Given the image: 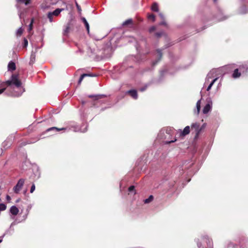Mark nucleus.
I'll return each mask as SVG.
<instances>
[{"mask_svg": "<svg viewBox=\"0 0 248 248\" xmlns=\"http://www.w3.org/2000/svg\"><path fill=\"white\" fill-rule=\"evenodd\" d=\"M6 83L8 85H10L12 83H13L16 86V89L20 90L19 93H16L15 92V93H13V96H19L21 95L22 93L24 92V89H21V82L18 79L17 75H12L11 77V80L7 81Z\"/></svg>", "mask_w": 248, "mask_h": 248, "instance_id": "1", "label": "nucleus"}, {"mask_svg": "<svg viewBox=\"0 0 248 248\" xmlns=\"http://www.w3.org/2000/svg\"><path fill=\"white\" fill-rule=\"evenodd\" d=\"M171 130L170 129H167L166 130H161L158 134V137L164 140V143L169 144L176 141L175 138H170L171 137Z\"/></svg>", "mask_w": 248, "mask_h": 248, "instance_id": "2", "label": "nucleus"}, {"mask_svg": "<svg viewBox=\"0 0 248 248\" xmlns=\"http://www.w3.org/2000/svg\"><path fill=\"white\" fill-rule=\"evenodd\" d=\"M64 10V8H57L52 12L48 13L47 16L50 22H52L53 21V16H58L60 14L61 12Z\"/></svg>", "mask_w": 248, "mask_h": 248, "instance_id": "3", "label": "nucleus"}, {"mask_svg": "<svg viewBox=\"0 0 248 248\" xmlns=\"http://www.w3.org/2000/svg\"><path fill=\"white\" fill-rule=\"evenodd\" d=\"M220 71L219 69H213L207 75L205 78V84L211 78L218 77V73Z\"/></svg>", "mask_w": 248, "mask_h": 248, "instance_id": "4", "label": "nucleus"}, {"mask_svg": "<svg viewBox=\"0 0 248 248\" xmlns=\"http://www.w3.org/2000/svg\"><path fill=\"white\" fill-rule=\"evenodd\" d=\"M25 182L24 179H20L16 185L13 188V191L15 193H18L22 189Z\"/></svg>", "mask_w": 248, "mask_h": 248, "instance_id": "5", "label": "nucleus"}, {"mask_svg": "<svg viewBox=\"0 0 248 248\" xmlns=\"http://www.w3.org/2000/svg\"><path fill=\"white\" fill-rule=\"evenodd\" d=\"M206 101L207 104L202 109V112L203 114H205L208 113L210 111H211L213 105L212 101L211 98H209L207 99Z\"/></svg>", "mask_w": 248, "mask_h": 248, "instance_id": "6", "label": "nucleus"}, {"mask_svg": "<svg viewBox=\"0 0 248 248\" xmlns=\"http://www.w3.org/2000/svg\"><path fill=\"white\" fill-rule=\"evenodd\" d=\"M126 93L129 94L132 98L135 99L138 98L137 92L135 90H131L127 91Z\"/></svg>", "mask_w": 248, "mask_h": 248, "instance_id": "7", "label": "nucleus"}, {"mask_svg": "<svg viewBox=\"0 0 248 248\" xmlns=\"http://www.w3.org/2000/svg\"><path fill=\"white\" fill-rule=\"evenodd\" d=\"M190 132V127L189 126H186L185 127L184 129L182 131L180 130V135L181 136H185L186 135L189 134Z\"/></svg>", "mask_w": 248, "mask_h": 248, "instance_id": "8", "label": "nucleus"}, {"mask_svg": "<svg viewBox=\"0 0 248 248\" xmlns=\"http://www.w3.org/2000/svg\"><path fill=\"white\" fill-rule=\"evenodd\" d=\"M16 68V64L14 62L11 61L8 65V69L9 71H13Z\"/></svg>", "mask_w": 248, "mask_h": 248, "instance_id": "9", "label": "nucleus"}, {"mask_svg": "<svg viewBox=\"0 0 248 248\" xmlns=\"http://www.w3.org/2000/svg\"><path fill=\"white\" fill-rule=\"evenodd\" d=\"M10 213L13 215H16L18 213L19 210L16 206H12L10 210Z\"/></svg>", "mask_w": 248, "mask_h": 248, "instance_id": "10", "label": "nucleus"}, {"mask_svg": "<svg viewBox=\"0 0 248 248\" xmlns=\"http://www.w3.org/2000/svg\"><path fill=\"white\" fill-rule=\"evenodd\" d=\"M88 125L87 124H83L80 128L75 130L76 132H85L87 131Z\"/></svg>", "mask_w": 248, "mask_h": 248, "instance_id": "11", "label": "nucleus"}, {"mask_svg": "<svg viewBox=\"0 0 248 248\" xmlns=\"http://www.w3.org/2000/svg\"><path fill=\"white\" fill-rule=\"evenodd\" d=\"M157 55L158 57V58L157 60L155 61V62H153V64L154 65H155L160 60L162 57V53L160 49L157 50Z\"/></svg>", "mask_w": 248, "mask_h": 248, "instance_id": "12", "label": "nucleus"}, {"mask_svg": "<svg viewBox=\"0 0 248 248\" xmlns=\"http://www.w3.org/2000/svg\"><path fill=\"white\" fill-rule=\"evenodd\" d=\"M106 95L104 94H99V95H89V97L90 98H94L95 100H98L99 99L102 98L103 97H105Z\"/></svg>", "mask_w": 248, "mask_h": 248, "instance_id": "13", "label": "nucleus"}, {"mask_svg": "<svg viewBox=\"0 0 248 248\" xmlns=\"http://www.w3.org/2000/svg\"><path fill=\"white\" fill-rule=\"evenodd\" d=\"M92 76H93L91 75V74H82L80 76V78H79V79L78 80V84H80L81 83V82H82V80H83V78L84 77H92Z\"/></svg>", "mask_w": 248, "mask_h": 248, "instance_id": "14", "label": "nucleus"}, {"mask_svg": "<svg viewBox=\"0 0 248 248\" xmlns=\"http://www.w3.org/2000/svg\"><path fill=\"white\" fill-rule=\"evenodd\" d=\"M151 10L154 12H158V4L156 2H154L152 7H151Z\"/></svg>", "mask_w": 248, "mask_h": 248, "instance_id": "15", "label": "nucleus"}, {"mask_svg": "<svg viewBox=\"0 0 248 248\" xmlns=\"http://www.w3.org/2000/svg\"><path fill=\"white\" fill-rule=\"evenodd\" d=\"M241 75L240 73L238 72V69H235L234 71V72L232 74V77L234 78H239Z\"/></svg>", "mask_w": 248, "mask_h": 248, "instance_id": "16", "label": "nucleus"}, {"mask_svg": "<svg viewBox=\"0 0 248 248\" xmlns=\"http://www.w3.org/2000/svg\"><path fill=\"white\" fill-rule=\"evenodd\" d=\"M201 99L199 100L196 103L197 114H199L201 110Z\"/></svg>", "mask_w": 248, "mask_h": 248, "instance_id": "17", "label": "nucleus"}, {"mask_svg": "<svg viewBox=\"0 0 248 248\" xmlns=\"http://www.w3.org/2000/svg\"><path fill=\"white\" fill-rule=\"evenodd\" d=\"M218 78V77H216L211 81V82L210 83V84L209 85V86H208V87L206 89V90L207 91H209L210 90L212 86L215 83V82L217 80Z\"/></svg>", "mask_w": 248, "mask_h": 248, "instance_id": "18", "label": "nucleus"}, {"mask_svg": "<svg viewBox=\"0 0 248 248\" xmlns=\"http://www.w3.org/2000/svg\"><path fill=\"white\" fill-rule=\"evenodd\" d=\"M199 127L200 124L198 123H193L191 124V128H194L195 130L198 132L200 131Z\"/></svg>", "mask_w": 248, "mask_h": 248, "instance_id": "19", "label": "nucleus"}, {"mask_svg": "<svg viewBox=\"0 0 248 248\" xmlns=\"http://www.w3.org/2000/svg\"><path fill=\"white\" fill-rule=\"evenodd\" d=\"M82 20L83 21V22L85 24V25L86 28L87 29V31H88V32H89V25L88 22L87 21L86 19L84 17H82Z\"/></svg>", "mask_w": 248, "mask_h": 248, "instance_id": "20", "label": "nucleus"}, {"mask_svg": "<svg viewBox=\"0 0 248 248\" xmlns=\"http://www.w3.org/2000/svg\"><path fill=\"white\" fill-rule=\"evenodd\" d=\"M5 90V84L0 81V94L2 93Z\"/></svg>", "mask_w": 248, "mask_h": 248, "instance_id": "21", "label": "nucleus"}, {"mask_svg": "<svg viewBox=\"0 0 248 248\" xmlns=\"http://www.w3.org/2000/svg\"><path fill=\"white\" fill-rule=\"evenodd\" d=\"M132 22H133V20L132 19H128L123 22V25L126 26V25H127L129 24H132Z\"/></svg>", "mask_w": 248, "mask_h": 248, "instance_id": "22", "label": "nucleus"}, {"mask_svg": "<svg viewBox=\"0 0 248 248\" xmlns=\"http://www.w3.org/2000/svg\"><path fill=\"white\" fill-rule=\"evenodd\" d=\"M248 12V10L245 6L242 7L240 10V13L242 14H246Z\"/></svg>", "mask_w": 248, "mask_h": 248, "instance_id": "23", "label": "nucleus"}, {"mask_svg": "<svg viewBox=\"0 0 248 248\" xmlns=\"http://www.w3.org/2000/svg\"><path fill=\"white\" fill-rule=\"evenodd\" d=\"M154 197L152 195H150L149 197L144 200L145 203H148L153 200Z\"/></svg>", "mask_w": 248, "mask_h": 248, "instance_id": "24", "label": "nucleus"}, {"mask_svg": "<svg viewBox=\"0 0 248 248\" xmlns=\"http://www.w3.org/2000/svg\"><path fill=\"white\" fill-rule=\"evenodd\" d=\"M23 30L21 27H20L16 31V35L17 36H20L23 33Z\"/></svg>", "mask_w": 248, "mask_h": 248, "instance_id": "25", "label": "nucleus"}, {"mask_svg": "<svg viewBox=\"0 0 248 248\" xmlns=\"http://www.w3.org/2000/svg\"><path fill=\"white\" fill-rule=\"evenodd\" d=\"M18 2L24 3L26 5H28L30 3V0H16Z\"/></svg>", "mask_w": 248, "mask_h": 248, "instance_id": "26", "label": "nucleus"}, {"mask_svg": "<svg viewBox=\"0 0 248 248\" xmlns=\"http://www.w3.org/2000/svg\"><path fill=\"white\" fill-rule=\"evenodd\" d=\"M63 128H62V129H59V128H57L55 127H51L50 128H48L47 130V131H51V130H55L56 131H59L61 130H63Z\"/></svg>", "mask_w": 248, "mask_h": 248, "instance_id": "27", "label": "nucleus"}, {"mask_svg": "<svg viewBox=\"0 0 248 248\" xmlns=\"http://www.w3.org/2000/svg\"><path fill=\"white\" fill-rule=\"evenodd\" d=\"M128 191H129V192H134V193H135L134 186H130L128 188Z\"/></svg>", "mask_w": 248, "mask_h": 248, "instance_id": "28", "label": "nucleus"}, {"mask_svg": "<svg viewBox=\"0 0 248 248\" xmlns=\"http://www.w3.org/2000/svg\"><path fill=\"white\" fill-rule=\"evenodd\" d=\"M6 206L3 204V203H1L0 204V211H4L6 209Z\"/></svg>", "mask_w": 248, "mask_h": 248, "instance_id": "29", "label": "nucleus"}, {"mask_svg": "<svg viewBox=\"0 0 248 248\" xmlns=\"http://www.w3.org/2000/svg\"><path fill=\"white\" fill-rule=\"evenodd\" d=\"M148 17L149 19L152 20L153 21H155V16L153 14L149 15Z\"/></svg>", "mask_w": 248, "mask_h": 248, "instance_id": "30", "label": "nucleus"}, {"mask_svg": "<svg viewBox=\"0 0 248 248\" xmlns=\"http://www.w3.org/2000/svg\"><path fill=\"white\" fill-rule=\"evenodd\" d=\"M33 23V19H32L31 21V23L29 26V31H30L32 30V24Z\"/></svg>", "mask_w": 248, "mask_h": 248, "instance_id": "31", "label": "nucleus"}, {"mask_svg": "<svg viewBox=\"0 0 248 248\" xmlns=\"http://www.w3.org/2000/svg\"><path fill=\"white\" fill-rule=\"evenodd\" d=\"M35 185L34 184H33L31 187L30 192L31 193H33L34 192V191L35 190Z\"/></svg>", "mask_w": 248, "mask_h": 248, "instance_id": "32", "label": "nucleus"}, {"mask_svg": "<svg viewBox=\"0 0 248 248\" xmlns=\"http://www.w3.org/2000/svg\"><path fill=\"white\" fill-rule=\"evenodd\" d=\"M28 40L26 38H24V43H23V47H27V46H28Z\"/></svg>", "mask_w": 248, "mask_h": 248, "instance_id": "33", "label": "nucleus"}, {"mask_svg": "<svg viewBox=\"0 0 248 248\" xmlns=\"http://www.w3.org/2000/svg\"><path fill=\"white\" fill-rule=\"evenodd\" d=\"M8 141H5L2 143V146L3 147H6V146H9V145L8 144Z\"/></svg>", "mask_w": 248, "mask_h": 248, "instance_id": "34", "label": "nucleus"}, {"mask_svg": "<svg viewBox=\"0 0 248 248\" xmlns=\"http://www.w3.org/2000/svg\"><path fill=\"white\" fill-rule=\"evenodd\" d=\"M162 34H163V32H157V33H155V35L157 37L161 36Z\"/></svg>", "mask_w": 248, "mask_h": 248, "instance_id": "35", "label": "nucleus"}, {"mask_svg": "<svg viewBox=\"0 0 248 248\" xmlns=\"http://www.w3.org/2000/svg\"><path fill=\"white\" fill-rule=\"evenodd\" d=\"M147 88V86H145V87H143V88H141L140 90L141 91V92H143L144 91H145L146 90V89Z\"/></svg>", "mask_w": 248, "mask_h": 248, "instance_id": "36", "label": "nucleus"}, {"mask_svg": "<svg viewBox=\"0 0 248 248\" xmlns=\"http://www.w3.org/2000/svg\"><path fill=\"white\" fill-rule=\"evenodd\" d=\"M76 6H77L78 11H81V10L80 6L78 5V4L77 2L76 3Z\"/></svg>", "mask_w": 248, "mask_h": 248, "instance_id": "37", "label": "nucleus"}, {"mask_svg": "<svg viewBox=\"0 0 248 248\" xmlns=\"http://www.w3.org/2000/svg\"><path fill=\"white\" fill-rule=\"evenodd\" d=\"M6 200L8 202H10L11 201V197L9 195H7Z\"/></svg>", "mask_w": 248, "mask_h": 248, "instance_id": "38", "label": "nucleus"}, {"mask_svg": "<svg viewBox=\"0 0 248 248\" xmlns=\"http://www.w3.org/2000/svg\"><path fill=\"white\" fill-rule=\"evenodd\" d=\"M155 30V27H151L149 31H150V32H152V31H153Z\"/></svg>", "mask_w": 248, "mask_h": 248, "instance_id": "39", "label": "nucleus"}, {"mask_svg": "<svg viewBox=\"0 0 248 248\" xmlns=\"http://www.w3.org/2000/svg\"><path fill=\"white\" fill-rule=\"evenodd\" d=\"M159 16L162 19H164V16L162 13H159Z\"/></svg>", "mask_w": 248, "mask_h": 248, "instance_id": "40", "label": "nucleus"}, {"mask_svg": "<svg viewBox=\"0 0 248 248\" xmlns=\"http://www.w3.org/2000/svg\"><path fill=\"white\" fill-rule=\"evenodd\" d=\"M160 25H166V23L165 22V21H163L161 22H160Z\"/></svg>", "mask_w": 248, "mask_h": 248, "instance_id": "41", "label": "nucleus"}, {"mask_svg": "<svg viewBox=\"0 0 248 248\" xmlns=\"http://www.w3.org/2000/svg\"><path fill=\"white\" fill-rule=\"evenodd\" d=\"M197 246H198V248H200L201 247V246H202V244H201V243L198 242L197 243Z\"/></svg>", "mask_w": 248, "mask_h": 248, "instance_id": "42", "label": "nucleus"}, {"mask_svg": "<svg viewBox=\"0 0 248 248\" xmlns=\"http://www.w3.org/2000/svg\"><path fill=\"white\" fill-rule=\"evenodd\" d=\"M227 18V17H223V18H219V20H225Z\"/></svg>", "mask_w": 248, "mask_h": 248, "instance_id": "43", "label": "nucleus"}, {"mask_svg": "<svg viewBox=\"0 0 248 248\" xmlns=\"http://www.w3.org/2000/svg\"><path fill=\"white\" fill-rule=\"evenodd\" d=\"M69 29V27H67L66 28L65 30V32H67V31H68Z\"/></svg>", "mask_w": 248, "mask_h": 248, "instance_id": "44", "label": "nucleus"}, {"mask_svg": "<svg viewBox=\"0 0 248 248\" xmlns=\"http://www.w3.org/2000/svg\"><path fill=\"white\" fill-rule=\"evenodd\" d=\"M15 224V223L14 222L12 223V224H11L10 227H11L12 226L14 225Z\"/></svg>", "mask_w": 248, "mask_h": 248, "instance_id": "45", "label": "nucleus"}, {"mask_svg": "<svg viewBox=\"0 0 248 248\" xmlns=\"http://www.w3.org/2000/svg\"><path fill=\"white\" fill-rule=\"evenodd\" d=\"M214 2H216L217 1V0H214Z\"/></svg>", "mask_w": 248, "mask_h": 248, "instance_id": "46", "label": "nucleus"}, {"mask_svg": "<svg viewBox=\"0 0 248 248\" xmlns=\"http://www.w3.org/2000/svg\"><path fill=\"white\" fill-rule=\"evenodd\" d=\"M2 242V239H0V243H1Z\"/></svg>", "mask_w": 248, "mask_h": 248, "instance_id": "47", "label": "nucleus"}, {"mask_svg": "<svg viewBox=\"0 0 248 248\" xmlns=\"http://www.w3.org/2000/svg\"><path fill=\"white\" fill-rule=\"evenodd\" d=\"M19 17L21 18V14L19 15Z\"/></svg>", "mask_w": 248, "mask_h": 248, "instance_id": "48", "label": "nucleus"}, {"mask_svg": "<svg viewBox=\"0 0 248 248\" xmlns=\"http://www.w3.org/2000/svg\"><path fill=\"white\" fill-rule=\"evenodd\" d=\"M19 200H17L16 201V202H19Z\"/></svg>", "mask_w": 248, "mask_h": 248, "instance_id": "49", "label": "nucleus"}]
</instances>
